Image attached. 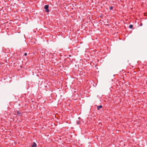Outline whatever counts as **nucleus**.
Returning a JSON list of instances; mask_svg holds the SVG:
<instances>
[{"label": "nucleus", "mask_w": 147, "mask_h": 147, "mask_svg": "<svg viewBox=\"0 0 147 147\" xmlns=\"http://www.w3.org/2000/svg\"><path fill=\"white\" fill-rule=\"evenodd\" d=\"M133 26L132 25H131V24H130L129 25V28H130V29H131L133 28Z\"/></svg>", "instance_id": "39448f33"}, {"label": "nucleus", "mask_w": 147, "mask_h": 147, "mask_svg": "<svg viewBox=\"0 0 147 147\" xmlns=\"http://www.w3.org/2000/svg\"><path fill=\"white\" fill-rule=\"evenodd\" d=\"M37 145L36 143L33 142L31 147H36Z\"/></svg>", "instance_id": "f03ea898"}, {"label": "nucleus", "mask_w": 147, "mask_h": 147, "mask_svg": "<svg viewBox=\"0 0 147 147\" xmlns=\"http://www.w3.org/2000/svg\"><path fill=\"white\" fill-rule=\"evenodd\" d=\"M113 9V7L112 6H111L109 7V9L110 10H112Z\"/></svg>", "instance_id": "0eeeda50"}, {"label": "nucleus", "mask_w": 147, "mask_h": 147, "mask_svg": "<svg viewBox=\"0 0 147 147\" xmlns=\"http://www.w3.org/2000/svg\"><path fill=\"white\" fill-rule=\"evenodd\" d=\"M17 113L18 115H19V116H21L22 113L21 112L19 111H17Z\"/></svg>", "instance_id": "7ed1b4c3"}, {"label": "nucleus", "mask_w": 147, "mask_h": 147, "mask_svg": "<svg viewBox=\"0 0 147 147\" xmlns=\"http://www.w3.org/2000/svg\"><path fill=\"white\" fill-rule=\"evenodd\" d=\"M27 55V53H24V55L25 56H26Z\"/></svg>", "instance_id": "6e6552de"}, {"label": "nucleus", "mask_w": 147, "mask_h": 147, "mask_svg": "<svg viewBox=\"0 0 147 147\" xmlns=\"http://www.w3.org/2000/svg\"><path fill=\"white\" fill-rule=\"evenodd\" d=\"M102 107V105H100L99 106H98L97 107V109L98 110H99Z\"/></svg>", "instance_id": "20e7f679"}, {"label": "nucleus", "mask_w": 147, "mask_h": 147, "mask_svg": "<svg viewBox=\"0 0 147 147\" xmlns=\"http://www.w3.org/2000/svg\"><path fill=\"white\" fill-rule=\"evenodd\" d=\"M81 122L80 121H77V123L78 124H80V123Z\"/></svg>", "instance_id": "423d86ee"}, {"label": "nucleus", "mask_w": 147, "mask_h": 147, "mask_svg": "<svg viewBox=\"0 0 147 147\" xmlns=\"http://www.w3.org/2000/svg\"><path fill=\"white\" fill-rule=\"evenodd\" d=\"M49 5H46L44 7V8L46 9L45 11L46 12H49V10L48 9Z\"/></svg>", "instance_id": "f257e3e1"}]
</instances>
